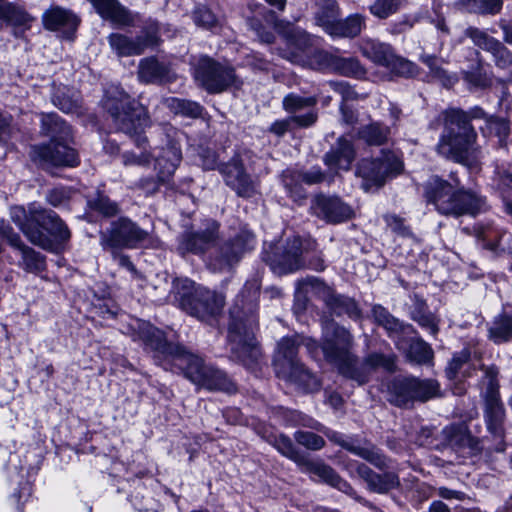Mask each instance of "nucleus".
<instances>
[{
	"mask_svg": "<svg viewBox=\"0 0 512 512\" xmlns=\"http://www.w3.org/2000/svg\"><path fill=\"white\" fill-rule=\"evenodd\" d=\"M476 139L477 134L465 112L456 109L445 111L444 130L436 146L438 154L471 167L477 163L480 155Z\"/></svg>",
	"mask_w": 512,
	"mask_h": 512,
	"instance_id": "obj_1",
	"label": "nucleus"
},
{
	"mask_svg": "<svg viewBox=\"0 0 512 512\" xmlns=\"http://www.w3.org/2000/svg\"><path fill=\"white\" fill-rule=\"evenodd\" d=\"M172 363L181 369L186 378L194 384L208 390H220L232 393L236 390L234 383L221 370L204 363L179 344L162 340V366Z\"/></svg>",
	"mask_w": 512,
	"mask_h": 512,
	"instance_id": "obj_2",
	"label": "nucleus"
},
{
	"mask_svg": "<svg viewBox=\"0 0 512 512\" xmlns=\"http://www.w3.org/2000/svg\"><path fill=\"white\" fill-rule=\"evenodd\" d=\"M257 328L256 304L251 301L242 306L236 304L230 310L228 345L233 359L247 367L256 364L261 351L255 338Z\"/></svg>",
	"mask_w": 512,
	"mask_h": 512,
	"instance_id": "obj_3",
	"label": "nucleus"
},
{
	"mask_svg": "<svg viewBox=\"0 0 512 512\" xmlns=\"http://www.w3.org/2000/svg\"><path fill=\"white\" fill-rule=\"evenodd\" d=\"M425 197L439 213L455 217L464 214L475 215L483 205L482 199L474 193L456 190L449 182L438 177L426 183Z\"/></svg>",
	"mask_w": 512,
	"mask_h": 512,
	"instance_id": "obj_4",
	"label": "nucleus"
},
{
	"mask_svg": "<svg viewBox=\"0 0 512 512\" xmlns=\"http://www.w3.org/2000/svg\"><path fill=\"white\" fill-rule=\"evenodd\" d=\"M352 346L353 337L346 328L333 321L325 324L321 348L326 360L334 364L343 376L363 385L365 373L351 370L356 362V357L351 352Z\"/></svg>",
	"mask_w": 512,
	"mask_h": 512,
	"instance_id": "obj_5",
	"label": "nucleus"
},
{
	"mask_svg": "<svg viewBox=\"0 0 512 512\" xmlns=\"http://www.w3.org/2000/svg\"><path fill=\"white\" fill-rule=\"evenodd\" d=\"M172 293L184 311L204 321L218 315L225 304L223 295L204 287H195L189 279H176Z\"/></svg>",
	"mask_w": 512,
	"mask_h": 512,
	"instance_id": "obj_6",
	"label": "nucleus"
},
{
	"mask_svg": "<svg viewBox=\"0 0 512 512\" xmlns=\"http://www.w3.org/2000/svg\"><path fill=\"white\" fill-rule=\"evenodd\" d=\"M313 293L321 298L336 314H348L350 317H359L360 311L355 301L349 297L336 294L333 289L316 277H306L297 281L295 292V307L303 309L306 305V294Z\"/></svg>",
	"mask_w": 512,
	"mask_h": 512,
	"instance_id": "obj_7",
	"label": "nucleus"
},
{
	"mask_svg": "<svg viewBox=\"0 0 512 512\" xmlns=\"http://www.w3.org/2000/svg\"><path fill=\"white\" fill-rule=\"evenodd\" d=\"M193 77L198 86L210 94L222 93L239 82L233 66L209 56H201L197 60L193 68Z\"/></svg>",
	"mask_w": 512,
	"mask_h": 512,
	"instance_id": "obj_8",
	"label": "nucleus"
},
{
	"mask_svg": "<svg viewBox=\"0 0 512 512\" xmlns=\"http://www.w3.org/2000/svg\"><path fill=\"white\" fill-rule=\"evenodd\" d=\"M403 170V161L389 150H382L376 158L362 159L357 165V175L364 180L365 190L382 187L387 180L398 176Z\"/></svg>",
	"mask_w": 512,
	"mask_h": 512,
	"instance_id": "obj_9",
	"label": "nucleus"
},
{
	"mask_svg": "<svg viewBox=\"0 0 512 512\" xmlns=\"http://www.w3.org/2000/svg\"><path fill=\"white\" fill-rule=\"evenodd\" d=\"M314 242H309L303 247V242L299 237H293L286 240L285 244L270 245L263 253V260L270 266L271 270L278 275L293 273L305 268V259L303 254L308 253V249L315 247Z\"/></svg>",
	"mask_w": 512,
	"mask_h": 512,
	"instance_id": "obj_10",
	"label": "nucleus"
},
{
	"mask_svg": "<svg viewBox=\"0 0 512 512\" xmlns=\"http://www.w3.org/2000/svg\"><path fill=\"white\" fill-rule=\"evenodd\" d=\"M439 385L434 380L415 377L395 378L388 385V400L398 407H412L416 401L426 402L437 396Z\"/></svg>",
	"mask_w": 512,
	"mask_h": 512,
	"instance_id": "obj_11",
	"label": "nucleus"
},
{
	"mask_svg": "<svg viewBox=\"0 0 512 512\" xmlns=\"http://www.w3.org/2000/svg\"><path fill=\"white\" fill-rule=\"evenodd\" d=\"M485 386L483 398L485 402L484 417L488 431L497 438L504 437L505 410L499 398L497 375L498 370L494 366L483 367Z\"/></svg>",
	"mask_w": 512,
	"mask_h": 512,
	"instance_id": "obj_12",
	"label": "nucleus"
},
{
	"mask_svg": "<svg viewBox=\"0 0 512 512\" xmlns=\"http://www.w3.org/2000/svg\"><path fill=\"white\" fill-rule=\"evenodd\" d=\"M148 233L127 218H120L111 223L106 231L100 234V245L103 249L136 248L144 241Z\"/></svg>",
	"mask_w": 512,
	"mask_h": 512,
	"instance_id": "obj_13",
	"label": "nucleus"
},
{
	"mask_svg": "<svg viewBox=\"0 0 512 512\" xmlns=\"http://www.w3.org/2000/svg\"><path fill=\"white\" fill-rule=\"evenodd\" d=\"M157 23L146 26L136 38H130L124 34L112 33L108 36L111 49L120 57L141 55L147 49H151L158 43Z\"/></svg>",
	"mask_w": 512,
	"mask_h": 512,
	"instance_id": "obj_14",
	"label": "nucleus"
},
{
	"mask_svg": "<svg viewBox=\"0 0 512 512\" xmlns=\"http://www.w3.org/2000/svg\"><path fill=\"white\" fill-rule=\"evenodd\" d=\"M113 120L120 131L135 137V143L142 146L146 138L141 136L143 130L148 126V117L145 109L137 103H123L122 111L118 107H109Z\"/></svg>",
	"mask_w": 512,
	"mask_h": 512,
	"instance_id": "obj_15",
	"label": "nucleus"
},
{
	"mask_svg": "<svg viewBox=\"0 0 512 512\" xmlns=\"http://www.w3.org/2000/svg\"><path fill=\"white\" fill-rule=\"evenodd\" d=\"M66 140L50 141L48 144L31 148V158L39 164L49 166H76L79 163L76 151L68 147Z\"/></svg>",
	"mask_w": 512,
	"mask_h": 512,
	"instance_id": "obj_16",
	"label": "nucleus"
},
{
	"mask_svg": "<svg viewBox=\"0 0 512 512\" xmlns=\"http://www.w3.org/2000/svg\"><path fill=\"white\" fill-rule=\"evenodd\" d=\"M31 215L32 219L35 221V225L39 229L42 228L48 233L44 234V236L52 243L51 248L44 249L52 252H58L62 248V244L68 241L71 237V233L67 225L52 210H32Z\"/></svg>",
	"mask_w": 512,
	"mask_h": 512,
	"instance_id": "obj_17",
	"label": "nucleus"
},
{
	"mask_svg": "<svg viewBox=\"0 0 512 512\" xmlns=\"http://www.w3.org/2000/svg\"><path fill=\"white\" fill-rule=\"evenodd\" d=\"M253 235L245 233L236 237L231 242H226L210 259L209 267L213 271H228L239 262L242 255L252 248Z\"/></svg>",
	"mask_w": 512,
	"mask_h": 512,
	"instance_id": "obj_18",
	"label": "nucleus"
},
{
	"mask_svg": "<svg viewBox=\"0 0 512 512\" xmlns=\"http://www.w3.org/2000/svg\"><path fill=\"white\" fill-rule=\"evenodd\" d=\"M311 211L316 217L332 224L348 221L354 216L352 207L339 197L323 194L314 197Z\"/></svg>",
	"mask_w": 512,
	"mask_h": 512,
	"instance_id": "obj_19",
	"label": "nucleus"
},
{
	"mask_svg": "<svg viewBox=\"0 0 512 512\" xmlns=\"http://www.w3.org/2000/svg\"><path fill=\"white\" fill-rule=\"evenodd\" d=\"M221 173L224 176L225 183L236 191L240 197H252L256 193V184L246 174L243 165L237 159L222 165Z\"/></svg>",
	"mask_w": 512,
	"mask_h": 512,
	"instance_id": "obj_20",
	"label": "nucleus"
},
{
	"mask_svg": "<svg viewBox=\"0 0 512 512\" xmlns=\"http://www.w3.org/2000/svg\"><path fill=\"white\" fill-rule=\"evenodd\" d=\"M218 231L219 224L214 220H208L205 229L195 233H188L183 237L180 249L194 254L204 253L218 240Z\"/></svg>",
	"mask_w": 512,
	"mask_h": 512,
	"instance_id": "obj_21",
	"label": "nucleus"
},
{
	"mask_svg": "<svg viewBox=\"0 0 512 512\" xmlns=\"http://www.w3.org/2000/svg\"><path fill=\"white\" fill-rule=\"evenodd\" d=\"M327 437L340 445L351 453L363 458L378 468L386 466V458L379 452V450L370 443L360 444L353 439H346L344 436L335 431H328Z\"/></svg>",
	"mask_w": 512,
	"mask_h": 512,
	"instance_id": "obj_22",
	"label": "nucleus"
},
{
	"mask_svg": "<svg viewBox=\"0 0 512 512\" xmlns=\"http://www.w3.org/2000/svg\"><path fill=\"white\" fill-rule=\"evenodd\" d=\"M444 441L456 451L476 454L481 451L480 441L465 424H452L442 431Z\"/></svg>",
	"mask_w": 512,
	"mask_h": 512,
	"instance_id": "obj_23",
	"label": "nucleus"
},
{
	"mask_svg": "<svg viewBox=\"0 0 512 512\" xmlns=\"http://www.w3.org/2000/svg\"><path fill=\"white\" fill-rule=\"evenodd\" d=\"M42 22L45 29L62 30L69 38L77 29L80 20L72 11L60 6H52L43 13Z\"/></svg>",
	"mask_w": 512,
	"mask_h": 512,
	"instance_id": "obj_24",
	"label": "nucleus"
},
{
	"mask_svg": "<svg viewBox=\"0 0 512 512\" xmlns=\"http://www.w3.org/2000/svg\"><path fill=\"white\" fill-rule=\"evenodd\" d=\"M96 12L118 26H134L137 15L122 6L117 0H88Z\"/></svg>",
	"mask_w": 512,
	"mask_h": 512,
	"instance_id": "obj_25",
	"label": "nucleus"
},
{
	"mask_svg": "<svg viewBox=\"0 0 512 512\" xmlns=\"http://www.w3.org/2000/svg\"><path fill=\"white\" fill-rule=\"evenodd\" d=\"M315 56L321 67L329 68L341 75L362 78L366 74L364 67L355 58H343L324 51L316 52Z\"/></svg>",
	"mask_w": 512,
	"mask_h": 512,
	"instance_id": "obj_26",
	"label": "nucleus"
},
{
	"mask_svg": "<svg viewBox=\"0 0 512 512\" xmlns=\"http://www.w3.org/2000/svg\"><path fill=\"white\" fill-rule=\"evenodd\" d=\"M32 210L38 209L31 208L29 216H27L23 207H13L11 209V218L32 244L41 248H51L52 243L50 240L46 238L43 231L35 225V221L32 219L31 215Z\"/></svg>",
	"mask_w": 512,
	"mask_h": 512,
	"instance_id": "obj_27",
	"label": "nucleus"
},
{
	"mask_svg": "<svg viewBox=\"0 0 512 512\" xmlns=\"http://www.w3.org/2000/svg\"><path fill=\"white\" fill-rule=\"evenodd\" d=\"M0 20L13 28L15 37H21L23 32L30 28L34 17L22 7L6 0H0Z\"/></svg>",
	"mask_w": 512,
	"mask_h": 512,
	"instance_id": "obj_28",
	"label": "nucleus"
},
{
	"mask_svg": "<svg viewBox=\"0 0 512 512\" xmlns=\"http://www.w3.org/2000/svg\"><path fill=\"white\" fill-rule=\"evenodd\" d=\"M298 343L293 338H283L278 343L274 366L279 377L291 375V371L301 363L297 360Z\"/></svg>",
	"mask_w": 512,
	"mask_h": 512,
	"instance_id": "obj_29",
	"label": "nucleus"
},
{
	"mask_svg": "<svg viewBox=\"0 0 512 512\" xmlns=\"http://www.w3.org/2000/svg\"><path fill=\"white\" fill-rule=\"evenodd\" d=\"M300 467L305 472L317 475L325 483L337 488L338 490H340L346 494H349V495L354 494L353 488L346 481H344L335 472L334 469H332L330 466L326 465L325 463H323L321 461H313V460L306 458Z\"/></svg>",
	"mask_w": 512,
	"mask_h": 512,
	"instance_id": "obj_30",
	"label": "nucleus"
},
{
	"mask_svg": "<svg viewBox=\"0 0 512 512\" xmlns=\"http://www.w3.org/2000/svg\"><path fill=\"white\" fill-rule=\"evenodd\" d=\"M378 369L390 373L394 372L396 370V356L393 353L372 352L364 358L362 364L358 365L356 361L351 370L365 373L366 379L363 382L365 384L369 381L371 373Z\"/></svg>",
	"mask_w": 512,
	"mask_h": 512,
	"instance_id": "obj_31",
	"label": "nucleus"
},
{
	"mask_svg": "<svg viewBox=\"0 0 512 512\" xmlns=\"http://www.w3.org/2000/svg\"><path fill=\"white\" fill-rule=\"evenodd\" d=\"M355 158L353 145L343 137L339 138L336 146L325 155V163L332 169L348 170Z\"/></svg>",
	"mask_w": 512,
	"mask_h": 512,
	"instance_id": "obj_32",
	"label": "nucleus"
},
{
	"mask_svg": "<svg viewBox=\"0 0 512 512\" xmlns=\"http://www.w3.org/2000/svg\"><path fill=\"white\" fill-rule=\"evenodd\" d=\"M183 134L175 131L172 138L167 134L169 138L165 147H162V174L172 175L182 160V151L180 147V141Z\"/></svg>",
	"mask_w": 512,
	"mask_h": 512,
	"instance_id": "obj_33",
	"label": "nucleus"
},
{
	"mask_svg": "<svg viewBox=\"0 0 512 512\" xmlns=\"http://www.w3.org/2000/svg\"><path fill=\"white\" fill-rule=\"evenodd\" d=\"M318 119L317 110L307 111L303 115H291L282 120H277L269 128V131L277 136H283L292 127L308 128L314 125Z\"/></svg>",
	"mask_w": 512,
	"mask_h": 512,
	"instance_id": "obj_34",
	"label": "nucleus"
},
{
	"mask_svg": "<svg viewBox=\"0 0 512 512\" xmlns=\"http://www.w3.org/2000/svg\"><path fill=\"white\" fill-rule=\"evenodd\" d=\"M362 54L376 64L387 67L392 63L394 51L388 44L373 39H366L361 45Z\"/></svg>",
	"mask_w": 512,
	"mask_h": 512,
	"instance_id": "obj_35",
	"label": "nucleus"
},
{
	"mask_svg": "<svg viewBox=\"0 0 512 512\" xmlns=\"http://www.w3.org/2000/svg\"><path fill=\"white\" fill-rule=\"evenodd\" d=\"M41 133L51 138V141L68 140L72 131L57 114L50 113L41 117Z\"/></svg>",
	"mask_w": 512,
	"mask_h": 512,
	"instance_id": "obj_36",
	"label": "nucleus"
},
{
	"mask_svg": "<svg viewBox=\"0 0 512 512\" xmlns=\"http://www.w3.org/2000/svg\"><path fill=\"white\" fill-rule=\"evenodd\" d=\"M464 34L471 39L475 46L489 53L492 59L499 52L500 47L504 46L501 41L477 27L470 26L466 28Z\"/></svg>",
	"mask_w": 512,
	"mask_h": 512,
	"instance_id": "obj_37",
	"label": "nucleus"
},
{
	"mask_svg": "<svg viewBox=\"0 0 512 512\" xmlns=\"http://www.w3.org/2000/svg\"><path fill=\"white\" fill-rule=\"evenodd\" d=\"M316 23L328 34L332 35L338 22V7L336 0H322L318 4L315 15Z\"/></svg>",
	"mask_w": 512,
	"mask_h": 512,
	"instance_id": "obj_38",
	"label": "nucleus"
},
{
	"mask_svg": "<svg viewBox=\"0 0 512 512\" xmlns=\"http://www.w3.org/2000/svg\"><path fill=\"white\" fill-rule=\"evenodd\" d=\"M372 316L375 322L382 326L389 334L404 332L406 329H412L410 325L405 326L389 311L381 305H374L372 308Z\"/></svg>",
	"mask_w": 512,
	"mask_h": 512,
	"instance_id": "obj_39",
	"label": "nucleus"
},
{
	"mask_svg": "<svg viewBox=\"0 0 512 512\" xmlns=\"http://www.w3.org/2000/svg\"><path fill=\"white\" fill-rule=\"evenodd\" d=\"M390 135V128L378 122L370 123L363 126L358 131L360 139L364 140L368 145L380 146L387 142Z\"/></svg>",
	"mask_w": 512,
	"mask_h": 512,
	"instance_id": "obj_40",
	"label": "nucleus"
},
{
	"mask_svg": "<svg viewBox=\"0 0 512 512\" xmlns=\"http://www.w3.org/2000/svg\"><path fill=\"white\" fill-rule=\"evenodd\" d=\"M488 332L489 339L496 344L509 341L512 339V317L499 315L491 323Z\"/></svg>",
	"mask_w": 512,
	"mask_h": 512,
	"instance_id": "obj_41",
	"label": "nucleus"
},
{
	"mask_svg": "<svg viewBox=\"0 0 512 512\" xmlns=\"http://www.w3.org/2000/svg\"><path fill=\"white\" fill-rule=\"evenodd\" d=\"M281 378L295 383L306 392H314L320 387L318 379L302 364L294 368L291 375L281 376Z\"/></svg>",
	"mask_w": 512,
	"mask_h": 512,
	"instance_id": "obj_42",
	"label": "nucleus"
},
{
	"mask_svg": "<svg viewBox=\"0 0 512 512\" xmlns=\"http://www.w3.org/2000/svg\"><path fill=\"white\" fill-rule=\"evenodd\" d=\"M365 27V19L360 14H354L347 17L345 20H338L335 29L331 36L339 37H356Z\"/></svg>",
	"mask_w": 512,
	"mask_h": 512,
	"instance_id": "obj_43",
	"label": "nucleus"
},
{
	"mask_svg": "<svg viewBox=\"0 0 512 512\" xmlns=\"http://www.w3.org/2000/svg\"><path fill=\"white\" fill-rule=\"evenodd\" d=\"M318 102V98L316 96L303 97L295 93H290L283 98L282 107L283 109L292 114L297 115L296 113L300 110L308 108L310 110H316L314 107Z\"/></svg>",
	"mask_w": 512,
	"mask_h": 512,
	"instance_id": "obj_44",
	"label": "nucleus"
},
{
	"mask_svg": "<svg viewBox=\"0 0 512 512\" xmlns=\"http://www.w3.org/2000/svg\"><path fill=\"white\" fill-rule=\"evenodd\" d=\"M138 78L143 83H156L160 78V64L155 56L143 58L138 66Z\"/></svg>",
	"mask_w": 512,
	"mask_h": 512,
	"instance_id": "obj_45",
	"label": "nucleus"
},
{
	"mask_svg": "<svg viewBox=\"0 0 512 512\" xmlns=\"http://www.w3.org/2000/svg\"><path fill=\"white\" fill-rule=\"evenodd\" d=\"M462 6L470 13L497 14L502 9V0H461Z\"/></svg>",
	"mask_w": 512,
	"mask_h": 512,
	"instance_id": "obj_46",
	"label": "nucleus"
},
{
	"mask_svg": "<svg viewBox=\"0 0 512 512\" xmlns=\"http://www.w3.org/2000/svg\"><path fill=\"white\" fill-rule=\"evenodd\" d=\"M400 484L399 478L395 473L388 472L384 474H377L373 476L367 484L371 491L377 493H386L391 489L398 487Z\"/></svg>",
	"mask_w": 512,
	"mask_h": 512,
	"instance_id": "obj_47",
	"label": "nucleus"
},
{
	"mask_svg": "<svg viewBox=\"0 0 512 512\" xmlns=\"http://www.w3.org/2000/svg\"><path fill=\"white\" fill-rule=\"evenodd\" d=\"M406 354L410 361L418 364L427 363L433 357L432 349L421 339L413 340L410 343Z\"/></svg>",
	"mask_w": 512,
	"mask_h": 512,
	"instance_id": "obj_48",
	"label": "nucleus"
},
{
	"mask_svg": "<svg viewBox=\"0 0 512 512\" xmlns=\"http://www.w3.org/2000/svg\"><path fill=\"white\" fill-rule=\"evenodd\" d=\"M21 254L22 266L26 271L31 273H38L45 269L44 257L32 248L28 246L22 247Z\"/></svg>",
	"mask_w": 512,
	"mask_h": 512,
	"instance_id": "obj_49",
	"label": "nucleus"
},
{
	"mask_svg": "<svg viewBox=\"0 0 512 512\" xmlns=\"http://www.w3.org/2000/svg\"><path fill=\"white\" fill-rule=\"evenodd\" d=\"M88 206L105 217L115 216L119 212L118 204L101 193H98L95 198L90 199Z\"/></svg>",
	"mask_w": 512,
	"mask_h": 512,
	"instance_id": "obj_50",
	"label": "nucleus"
},
{
	"mask_svg": "<svg viewBox=\"0 0 512 512\" xmlns=\"http://www.w3.org/2000/svg\"><path fill=\"white\" fill-rule=\"evenodd\" d=\"M275 448L287 458L293 460L299 466L305 461L307 457L300 454L294 447L292 441L284 436L280 435L275 439Z\"/></svg>",
	"mask_w": 512,
	"mask_h": 512,
	"instance_id": "obj_51",
	"label": "nucleus"
},
{
	"mask_svg": "<svg viewBox=\"0 0 512 512\" xmlns=\"http://www.w3.org/2000/svg\"><path fill=\"white\" fill-rule=\"evenodd\" d=\"M405 0H376L370 6V12L380 18L385 19L394 14Z\"/></svg>",
	"mask_w": 512,
	"mask_h": 512,
	"instance_id": "obj_52",
	"label": "nucleus"
},
{
	"mask_svg": "<svg viewBox=\"0 0 512 512\" xmlns=\"http://www.w3.org/2000/svg\"><path fill=\"white\" fill-rule=\"evenodd\" d=\"M386 68L390 69L396 75L403 77H412L417 75L418 67L409 60L398 57L394 54L392 63Z\"/></svg>",
	"mask_w": 512,
	"mask_h": 512,
	"instance_id": "obj_53",
	"label": "nucleus"
},
{
	"mask_svg": "<svg viewBox=\"0 0 512 512\" xmlns=\"http://www.w3.org/2000/svg\"><path fill=\"white\" fill-rule=\"evenodd\" d=\"M193 19L196 25L205 29H212L218 25L217 17L205 6L198 7L194 11Z\"/></svg>",
	"mask_w": 512,
	"mask_h": 512,
	"instance_id": "obj_54",
	"label": "nucleus"
},
{
	"mask_svg": "<svg viewBox=\"0 0 512 512\" xmlns=\"http://www.w3.org/2000/svg\"><path fill=\"white\" fill-rule=\"evenodd\" d=\"M296 441L311 450H319L325 445L324 439L312 432L298 431L295 433Z\"/></svg>",
	"mask_w": 512,
	"mask_h": 512,
	"instance_id": "obj_55",
	"label": "nucleus"
},
{
	"mask_svg": "<svg viewBox=\"0 0 512 512\" xmlns=\"http://www.w3.org/2000/svg\"><path fill=\"white\" fill-rule=\"evenodd\" d=\"M421 60L428 66L434 78L441 80L445 85L452 83V78L446 75L445 70L442 69L439 60L435 56L423 55Z\"/></svg>",
	"mask_w": 512,
	"mask_h": 512,
	"instance_id": "obj_56",
	"label": "nucleus"
},
{
	"mask_svg": "<svg viewBox=\"0 0 512 512\" xmlns=\"http://www.w3.org/2000/svg\"><path fill=\"white\" fill-rule=\"evenodd\" d=\"M333 91L341 95L343 102L361 98L347 82H330Z\"/></svg>",
	"mask_w": 512,
	"mask_h": 512,
	"instance_id": "obj_57",
	"label": "nucleus"
},
{
	"mask_svg": "<svg viewBox=\"0 0 512 512\" xmlns=\"http://www.w3.org/2000/svg\"><path fill=\"white\" fill-rule=\"evenodd\" d=\"M139 330V337L145 343V345L156 350L158 348V341L154 338L157 329L148 323H141L139 324Z\"/></svg>",
	"mask_w": 512,
	"mask_h": 512,
	"instance_id": "obj_58",
	"label": "nucleus"
},
{
	"mask_svg": "<svg viewBox=\"0 0 512 512\" xmlns=\"http://www.w3.org/2000/svg\"><path fill=\"white\" fill-rule=\"evenodd\" d=\"M413 319L424 328H427L430 334L436 335L438 332V325L435 317L432 314L415 313Z\"/></svg>",
	"mask_w": 512,
	"mask_h": 512,
	"instance_id": "obj_59",
	"label": "nucleus"
},
{
	"mask_svg": "<svg viewBox=\"0 0 512 512\" xmlns=\"http://www.w3.org/2000/svg\"><path fill=\"white\" fill-rule=\"evenodd\" d=\"M385 221L387 226L396 234L400 236H408L409 229L405 226L403 219L395 216V215H387L385 216Z\"/></svg>",
	"mask_w": 512,
	"mask_h": 512,
	"instance_id": "obj_60",
	"label": "nucleus"
},
{
	"mask_svg": "<svg viewBox=\"0 0 512 512\" xmlns=\"http://www.w3.org/2000/svg\"><path fill=\"white\" fill-rule=\"evenodd\" d=\"M468 359L469 354L467 352H463L458 356H454L446 369L447 376L450 379L456 377L458 371L460 370L462 365L468 361Z\"/></svg>",
	"mask_w": 512,
	"mask_h": 512,
	"instance_id": "obj_61",
	"label": "nucleus"
},
{
	"mask_svg": "<svg viewBox=\"0 0 512 512\" xmlns=\"http://www.w3.org/2000/svg\"><path fill=\"white\" fill-rule=\"evenodd\" d=\"M494 64L501 69H507L512 66V53L511 51L504 45L500 47L499 52L493 58Z\"/></svg>",
	"mask_w": 512,
	"mask_h": 512,
	"instance_id": "obj_62",
	"label": "nucleus"
},
{
	"mask_svg": "<svg viewBox=\"0 0 512 512\" xmlns=\"http://www.w3.org/2000/svg\"><path fill=\"white\" fill-rule=\"evenodd\" d=\"M202 112L203 107L200 104H198L197 102L184 100L180 115L191 118H197L202 115Z\"/></svg>",
	"mask_w": 512,
	"mask_h": 512,
	"instance_id": "obj_63",
	"label": "nucleus"
},
{
	"mask_svg": "<svg viewBox=\"0 0 512 512\" xmlns=\"http://www.w3.org/2000/svg\"><path fill=\"white\" fill-rule=\"evenodd\" d=\"M202 112L203 107L200 104H198L197 102L184 100L180 115L191 118H197L202 115Z\"/></svg>",
	"mask_w": 512,
	"mask_h": 512,
	"instance_id": "obj_64",
	"label": "nucleus"
}]
</instances>
